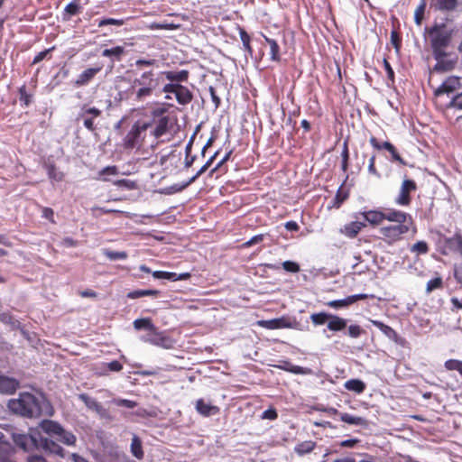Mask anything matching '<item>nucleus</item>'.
<instances>
[{
	"label": "nucleus",
	"mask_w": 462,
	"mask_h": 462,
	"mask_svg": "<svg viewBox=\"0 0 462 462\" xmlns=\"http://www.w3.org/2000/svg\"><path fill=\"white\" fill-rule=\"evenodd\" d=\"M19 387V382L12 377L0 374V392L3 393H13Z\"/></svg>",
	"instance_id": "17"
},
{
	"label": "nucleus",
	"mask_w": 462,
	"mask_h": 462,
	"mask_svg": "<svg viewBox=\"0 0 462 462\" xmlns=\"http://www.w3.org/2000/svg\"><path fill=\"white\" fill-rule=\"evenodd\" d=\"M40 427L50 438L55 439L65 445L72 446L76 442L75 435L70 431L65 430L56 421L44 420L41 422Z\"/></svg>",
	"instance_id": "5"
},
{
	"label": "nucleus",
	"mask_w": 462,
	"mask_h": 462,
	"mask_svg": "<svg viewBox=\"0 0 462 462\" xmlns=\"http://www.w3.org/2000/svg\"><path fill=\"white\" fill-rule=\"evenodd\" d=\"M239 36H240V39H241V42L243 43L245 51L248 54L252 55L253 49H252V47L250 45V36H249V34L243 28H239Z\"/></svg>",
	"instance_id": "39"
},
{
	"label": "nucleus",
	"mask_w": 462,
	"mask_h": 462,
	"mask_svg": "<svg viewBox=\"0 0 462 462\" xmlns=\"http://www.w3.org/2000/svg\"><path fill=\"white\" fill-rule=\"evenodd\" d=\"M258 326L267 329H280V328H294L303 330L300 327V323L295 319L288 317H281L272 319H263L257 322Z\"/></svg>",
	"instance_id": "8"
},
{
	"label": "nucleus",
	"mask_w": 462,
	"mask_h": 462,
	"mask_svg": "<svg viewBox=\"0 0 462 462\" xmlns=\"http://www.w3.org/2000/svg\"><path fill=\"white\" fill-rule=\"evenodd\" d=\"M101 70V67L88 68L82 71L75 80L76 87L86 86Z\"/></svg>",
	"instance_id": "16"
},
{
	"label": "nucleus",
	"mask_w": 462,
	"mask_h": 462,
	"mask_svg": "<svg viewBox=\"0 0 462 462\" xmlns=\"http://www.w3.org/2000/svg\"><path fill=\"white\" fill-rule=\"evenodd\" d=\"M8 409L14 414L24 418H39L41 416H52L53 408L42 394L20 393L18 398L8 402Z\"/></svg>",
	"instance_id": "1"
},
{
	"label": "nucleus",
	"mask_w": 462,
	"mask_h": 462,
	"mask_svg": "<svg viewBox=\"0 0 462 462\" xmlns=\"http://www.w3.org/2000/svg\"><path fill=\"white\" fill-rule=\"evenodd\" d=\"M19 96L21 105L27 107L32 102V95L27 93L25 86L19 88Z\"/></svg>",
	"instance_id": "43"
},
{
	"label": "nucleus",
	"mask_w": 462,
	"mask_h": 462,
	"mask_svg": "<svg viewBox=\"0 0 462 462\" xmlns=\"http://www.w3.org/2000/svg\"><path fill=\"white\" fill-rule=\"evenodd\" d=\"M101 419L112 420V416L109 411L100 404V406L95 411Z\"/></svg>",
	"instance_id": "55"
},
{
	"label": "nucleus",
	"mask_w": 462,
	"mask_h": 462,
	"mask_svg": "<svg viewBox=\"0 0 462 462\" xmlns=\"http://www.w3.org/2000/svg\"><path fill=\"white\" fill-rule=\"evenodd\" d=\"M374 162H375V156L373 155L370 159H369V165H368V171L371 173V174H374V175H376V176H379L376 169H375V166H374Z\"/></svg>",
	"instance_id": "62"
},
{
	"label": "nucleus",
	"mask_w": 462,
	"mask_h": 462,
	"mask_svg": "<svg viewBox=\"0 0 462 462\" xmlns=\"http://www.w3.org/2000/svg\"><path fill=\"white\" fill-rule=\"evenodd\" d=\"M428 250H429L428 245L424 241H418L411 248V252L417 253L419 254H427Z\"/></svg>",
	"instance_id": "48"
},
{
	"label": "nucleus",
	"mask_w": 462,
	"mask_h": 462,
	"mask_svg": "<svg viewBox=\"0 0 462 462\" xmlns=\"http://www.w3.org/2000/svg\"><path fill=\"white\" fill-rule=\"evenodd\" d=\"M330 317V313L328 312H318V313H312L310 315V319L314 326H321L324 324H328V319Z\"/></svg>",
	"instance_id": "37"
},
{
	"label": "nucleus",
	"mask_w": 462,
	"mask_h": 462,
	"mask_svg": "<svg viewBox=\"0 0 462 462\" xmlns=\"http://www.w3.org/2000/svg\"><path fill=\"white\" fill-rule=\"evenodd\" d=\"M366 298H367L366 294L360 293V294L351 295V296H348V297H346L345 299H341V300H330V301H328L326 304L328 307H331L334 309H342V308L348 307L349 305L356 302L359 300H365Z\"/></svg>",
	"instance_id": "13"
},
{
	"label": "nucleus",
	"mask_w": 462,
	"mask_h": 462,
	"mask_svg": "<svg viewBox=\"0 0 462 462\" xmlns=\"http://www.w3.org/2000/svg\"><path fill=\"white\" fill-rule=\"evenodd\" d=\"M442 286V279L440 277H436L434 279L430 280L427 282L426 291L428 293L432 291L439 289Z\"/></svg>",
	"instance_id": "49"
},
{
	"label": "nucleus",
	"mask_w": 462,
	"mask_h": 462,
	"mask_svg": "<svg viewBox=\"0 0 462 462\" xmlns=\"http://www.w3.org/2000/svg\"><path fill=\"white\" fill-rule=\"evenodd\" d=\"M134 329L141 330L146 329L150 331L155 330V326L152 324L150 319H137L133 323Z\"/></svg>",
	"instance_id": "35"
},
{
	"label": "nucleus",
	"mask_w": 462,
	"mask_h": 462,
	"mask_svg": "<svg viewBox=\"0 0 462 462\" xmlns=\"http://www.w3.org/2000/svg\"><path fill=\"white\" fill-rule=\"evenodd\" d=\"M315 445L313 441H304L297 446L296 451L299 454H307L314 449Z\"/></svg>",
	"instance_id": "45"
},
{
	"label": "nucleus",
	"mask_w": 462,
	"mask_h": 462,
	"mask_svg": "<svg viewBox=\"0 0 462 462\" xmlns=\"http://www.w3.org/2000/svg\"><path fill=\"white\" fill-rule=\"evenodd\" d=\"M370 321L374 327L378 328L388 338L392 340L396 339L397 333L393 328L379 320L371 319Z\"/></svg>",
	"instance_id": "30"
},
{
	"label": "nucleus",
	"mask_w": 462,
	"mask_h": 462,
	"mask_svg": "<svg viewBox=\"0 0 462 462\" xmlns=\"http://www.w3.org/2000/svg\"><path fill=\"white\" fill-rule=\"evenodd\" d=\"M340 420L350 425L367 426V420L363 417L354 416L348 413H341Z\"/></svg>",
	"instance_id": "28"
},
{
	"label": "nucleus",
	"mask_w": 462,
	"mask_h": 462,
	"mask_svg": "<svg viewBox=\"0 0 462 462\" xmlns=\"http://www.w3.org/2000/svg\"><path fill=\"white\" fill-rule=\"evenodd\" d=\"M383 213H384V219L392 221V222H395V223H397L396 225H401V224H408L409 225V223H411V217L409 214L400 211V210L392 209V210H388L387 212H383Z\"/></svg>",
	"instance_id": "14"
},
{
	"label": "nucleus",
	"mask_w": 462,
	"mask_h": 462,
	"mask_svg": "<svg viewBox=\"0 0 462 462\" xmlns=\"http://www.w3.org/2000/svg\"><path fill=\"white\" fill-rule=\"evenodd\" d=\"M346 319L330 313V317L328 322V329L333 332H339L344 330L346 328Z\"/></svg>",
	"instance_id": "20"
},
{
	"label": "nucleus",
	"mask_w": 462,
	"mask_h": 462,
	"mask_svg": "<svg viewBox=\"0 0 462 462\" xmlns=\"http://www.w3.org/2000/svg\"><path fill=\"white\" fill-rule=\"evenodd\" d=\"M363 329L358 325H350L347 329V334L352 338H357L361 336Z\"/></svg>",
	"instance_id": "51"
},
{
	"label": "nucleus",
	"mask_w": 462,
	"mask_h": 462,
	"mask_svg": "<svg viewBox=\"0 0 462 462\" xmlns=\"http://www.w3.org/2000/svg\"><path fill=\"white\" fill-rule=\"evenodd\" d=\"M162 74L167 80L178 84H180L181 82H187L189 79V71L186 69L180 71H163Z\"/></svg>",
	"instance_id": "18"
},
{
	"label": "nucleus",
	"mask_w": 462,
	"mask_h": 462,
	"mask_svg": "<svg viewBox=\"0 0 462 462\" xmlns=\"http://www.w3.org/2000/svg\"><path fill=\"white\" fill-rule=\"evenodd\" d=\"M437 63L433 67V71L447 72L454 69L457 60L450 58V54L447 51H442L441 55L437 57L433 56Z\"/></svg>",
	"instance_id": "11"
},
{
	"label": "nucleus",
	"mask_w": 462,
	"mask_h": 462,
	"mask_svg": "<svg viewBox=\"0 0 462 462\" xmlns=\"http://www.w3.org/2000/svg\"><path fill=\"white\" fill-rule=\"evenodd\" d=\"M159 87V78L153 70L143 71L136 77L131 86V91L134 95V99L143 102L152 96L153 91Z\"/></svg>",
	"instance_id": "3"
},
{
	"label": "nucleus",
	"mask_w": 462,
	"mask_h": 462,
	"mask_svg": "<svg viewBox=\"0 0 462 462\" xmlns=\"http://www.w3.org/2000/svg\"><path fill=\"white\" fill-rule=\"evenodd\" d=\"M264 40L270 46L271 60L273 61H279L280 60V47H279L277 42L275 40L268 38L266 36H264Z\"/></svg>",
	"instance_id": "34"
},
{
	"label": "nucleus",
	"mask_w": 462,
	"mask_h": 462,
	"mask_svg": "<svg viewBox=\"0 0 462 462\" xmlns=\"http://www.w3.org/2000/svg\"><path fill=\"white\" fill-rule=\"evenodd\" d=\"M383 64H384V69L386 70V73H387V76L390 79L393 80V77H394V72L390 65V63L384 60H383Z\"/></svg>",
	"instance_id": "63"
},
{
	"label": "nucleus",
	"mask_w": 462,
	"mask_h": 462,
	"mask_svg": "<svg viewBox=\"0 0 462 462\" xmlns=\"http://www.w3.org/2000/svg\"><path fill=\"white\" fill-rule=\"evenodd\" d=\"M383 149L390 152L392 155L393 161H396L402 165H405L406 162L403 161V159L400 156L398 153L396 148L389 142H383Z\"/></svg>",
	"instance_id": "38"
},
{
	"label": "nucleus",
	"mask_w": 462,
	"mask_h": 462,
	"mask_svg": "<svg viewBox=\"0 0 462 462\" xmlns=\"http://www.w3.org/2000/svg\"><path fill=\"white\" fill-rule=\"evenodd\" d=\"M125 46H115L109 49H105L102 51V56L109 58L112 62L120 61L122 57L125 54Z\"/></svg>",
	"instance_id": "19"
},
{
	"label": "nucleus",
	"mask_w": 462,
	"mask_h": 462,
	"mask_svg": "<svg viewBox=\"0 0 462 462\" xmlns=\"http://www.w3.org/2000/svg\"><path fill=\"white\" fill-rule=\"evenodd\" d=\"M445 367L450 371H457L462 376V361L457 359H449L445 362Z\"/></svg>",
	"instance_id": "42"
},
{
	"label": "nucleus",
	"mask_w": 462,
	"mask_h": 462,
	"mask_svg": "<svg viewBox=\"0 0 462 462\" xmlns=\"http://www.w3.org/2000/svg\"><path fill=\"white\" fill-rule=\"evenodd\" d=\"M156 60L154 59H149V60H146V59H138L135 60V66L138 68V69H142L143 67H151V66H154L156 64Z\"/></svg>",
	"instance_id": "53"
},
{
	"label": "nucleus",
	"mask_w": 462,
	"mask_h": 462,
	"mask_svg": "<svg viewBox=\"0 0 462 462\" xmlns=\"http://www.w3.org/2000/svg\"><path fill=\"white\" fill-rule=\"evenodd\" d=\"M130 451H131L132 455L135 458H137L139 460L143 459V457H144V453H143V450L142 440L135 434H133V437H132V441H131V445H130Z\"/></svg>",
	"instance_id": "25"
},
{
	"label": "nucleus",
	"mask_w": 462,
	"mask_h": 462,
	"mask_svg": "<svg viewBox=\"0 0 462 462\" xmlns=\"http://www.w3.org/2000/svg\"><path fill=\"white\" fill-rule=\"evenodd\" d=\"M408 231V224L391 225L382 227L380 229V234L392 242L399 240L402 236L406 234Z\"/></svg>",
	"instance_id": "9"
},
{
	"label": "nucleus",
	"mask_w": 462,
	"mask_h": 462,
	"mask_svg": "<svg viewBox=\"0 0 462 462\" xmlns=\"http://www.w3.org/2000/svg\"><path fill=\"white\" fill-rule=\"evenodd\" d=\"M152 333L143 336L141 339L143 342L150 343L152 345L162 346L163 348L171 347L170 339L167 337L162 336L156 332V329L152 331Z\"/></svg>",
	"instance_id": "12"
},
{
	"label": "nucleus",
	"mask_w": 462,
	"mask_h": 462,
	"mask_svg": "<svg viewBox=\"0 0 462 462\" xmlns=\"http://www.w3.org/2000/svg\"><path fill=\"white\" fill-rule=\"evenodd\" d=\"M179 86H180V84H178V83L171 82V83L164 85L162 91L166 94H174V96H175Z\"/></svg>",
	"instance_id": "54"
},
{
	"label": "nucleus",
	"mask_w": 462,
	"mask_h": 462,
	"mask_svg": "<svg viewBox=\"0 0 462 462\" xmlns=\"http://www.w3.org/2000/svg\"><path fill=\"white\" fill-rule=\"evenodd\" d=\"M102 111L95 106H90L84 104L80 106V109L76 116V121H81L86 129L89 132H95L97 127L95 125V119L99 117Z\"/></svg>",
	"instance_id": "7"
},
{
	"label": "nucleus",
	"mask_w": 462,
	"mask_h": 462,
	"mask_svg": "<svg viewBox=\"0 0 462 462\" xmlns=\"http://www.w3.org/2000/svg\"><path fill=\"white\" fill-rule=\"evenodd\" d=\"M417 185L411 180H404L402 183L399 195L395 199V203L400 206H408L411 203L410 193L416 190Z\"/></svg>",
	"instance_id": "10"
},
{
	"label": "nucleus",
	"mask_w": 462,
	"mask_h": 462,
	"mask_svg": "<svg viewBox=\"0 0 462 462\" xmlns=\"http://www.w3.org/2000/svg\"><path fill=\"white\" fill-rule=\"evenodd\" d=\"M208 91L210 94L211 100L214 103L216 108L218 107L220 105V98L217 97L216 89L212 86H210L208 88Z\"/></svg>",
	"instance_id": "59"
},
{
	"label": "nucleus",
	"mask_w": 462,
	"mask_h": 462,
	"mask_svg": "<svg viewBox=\"0 0 462 462\" xmlns=\"http://www.w3.org/2000/svg\"><path fill=\"white\" fill-rule=\"evenodd\" d=\"M125 23L123 19L115 18H103L97 21L98 27H104L106 25L122 26Z\"/></svg>",
	"instance_id": "41"
},
{
	"label": "nucleus",
	"mask_w": 462,
	"mask_h": 462,
	"mask_svg": "<svg viewBox=\"0 0 462 462\" xmlns=\"http://www.w3.org/2000/svg\"><path fill=\"white\" fill-rule=\"evenodd\" d=\"M160 294V291L157 290H135L130 291L127 294V298L129 299H137L143 296H152L157 297Z\"/></svg>",
	"instance_id": "36"
},
{
	"label": "nucleus",
	"mask_w": 462,
	"mask_h": 462,
	"mask_svg": "<svg viewBox=\"0 0 462 462\" xmlns=\"http://www.w3.org/2000/svg\"><path fill=\"white\" fill-rule=\"evenodd\" d=\"M112 403L116 406H123L128 409H133L137 406V402L132 400L122 399V398H114L111 401Z\"/></svg>",
	"instance_id": "44"
},
{
	"label": "nucleus",
	"mask_w": 462,
	"mask_h": 462,
	"mask_svg": "<svg viewBox=\"0 0 462 462\" xmlns=\"http://www.w3.org/2000/svg\"><path fill=\"white\" fill-rule=\"evenodd\" d=\"M13 440L18 447L25 451L35 448L37 449H42L45 452L64 457V450L59 444L48 437L42 436L39 432H34L30 435L14 433Z\"/></svg>",
	"instance_id": "2"
},
{
	"label": "nucleus",
	"mask_w": 462,
	"mask_h": 462,
	"mask_svg": "<svg viewBox=\"0 0 462 462\" xmlns=\"http://www.w3.org/2000/svg\"><path fill=\"white\" fill-rule=\"evenodd\" d=\"M365 226V224L360 221H353L344 226L341 229V233L347 237L354 238L360 230Z\"/></svg>",
	"instance_id": "24"
},
{
	"label": "nucleus",
	"mask_w": 462,
	"mask_h": 462,
	"mask_svg": "<svg viewBox=\"0 0 462 462\" xmlns=\"http://www.w3.org/2000/svg\"><path fill=\"white\" fill-rule=\"evenodd\" d=\"M12 447L9 442L5 439V436L0 432V462L7 461L11 453Z\"/></svg>",
	"instance_id": "31"
},
{
	"label": "nucleus",
	"mask_w": 462,
	"mask_h": 462,
	"mask_svg": "<svg viewBox=\"0 0 462 462\" xmlns=\"http://www.w3.org/2000/svg\"><path fill=\"white\" fill-rule=\"evenodd\" d=\"M78 398L82 402H84L87 408L90 411H96L97 409L100 406V403L96 399L90 397L87 393H79Z\"/></svg>",
	"instance_id": "33"
},
{
	"label": "nucleus",
	"mask_w": 462,
	"mask_h": 462,
	"mask_svg": "<svg viewBox=\"0 0 462 462\" xmlns=\"http://www.w3.org/2000/svg\"><path fill=\"white\" fill-rule=\"evenodd\" d=\"M152 126L151 123L136 122L124 138L125 149H139L145 137V132Z\"/></svg>",
	"instance_id": "6"
},
{
	"label": "nucleus",
	"mask_w": 462,
	"mask_h": 462,
	"mask_svg": "<svg viewBox=\"0 0 462 462\" xmlns=\"http://www.w3.org/2000/svg\"><path fill=\"white\" fill-rule=\"evenodd\" d=\"M457 83V79L449 78L436 89L435 94L439 96L445 93H451L456 89V85Z\"/></svg>",
	"instance_id": "27"
},
{
	"label": "nucleus",
	"mask_w": 462,
	"mask_h": 462,
	"mask_svg": "<svg viewBox=\"0 0 462 462\" xmlns=\"http://www.w3.org/2000/svg\"><path fill=\"white\" fill-rule=\"evenodd\" d=\"M362 216L372 225H379L384 220V213L377 210L363 212Z\"/></svg>",
	"instance_id": "26"
},
{
	"label": "nucleus",
	"mask_w": 462,
	"mask_h": 462,
	"mask_svg": "<svg viewBox=\"0 0 462 462\" xmlns=\"http://www.w3.org/2000/svg\"><path fill=\"white\" fill-rule=\"evenodd\" d=\"M285 371L291 372L294 374H308L310 370L306 367L292 365L290 368L284 367Z\"/></svg>",
	"instance_id": "50"
},
{
	"label": "nucleus",
	"mask_w": 462,
	"mask_h": 462,
	"mask_svg": "<svg viewBox=\"0 0 462 462\" xmlns=\"http://www.w3.org/2000/svg\"><path fill=\"white\" fill-rule=\"evenodd\" d=\"M278 416L277 411L274 409H268L263 412L262 418L268 420H274Z\"/></svg>",
	"instance_id": "60"
},
{
	"label": "nucleus",
	"mask_w": 462,
	"mask_h": 462,
	"mask_svg": "<svg viewBox=\"0 0 462 462\" xmlns=\"http://www.w3.org/2000/svg\"><path fill=\"white\" fill-rule=\"evenodd\" d=\"M344 387L356 393H362L365 389V383L359 379H350L345 382Z\"/></svg>",
	"instance_id": "29"
},
{
	"label": "nucleus",
	"mask_w": 462,
	"mask_h": 462,
	"mask_svg": "<svg viewBox=\"0 0 462 462\" xmlns=\"http://www.w3.org/2000/svg\"><path fill=\"white\" fill-rule=\"evenodd\" d=\"M282 267L285 271L290 273H298L300 271V265L292 261H285L282 263Z\"/></svg>",
	"instance_id": "52"
},
{
	"label": "nucleus",
	"mask_w": 462,
	"mask_h": 462,
	"mask_svg": "<svg viewBox=\"0 0 462 462\" xmlns=\"http://www.w3.org/2000/svg\"><path fill=\"white\" fill-rule=\"evenodd\" d=\"M175 97L180 105L185 106L191 102L193 95L187 87L180 84Z\"/></svg>",
	"instance_id": "22"
},
{
	"label": "nucleus",
	"mask_w": 462,
	"mask_h": 462,
	"mask_svg": "<svg viewBox=\"0 0 462 462\" xmlns=\"http://www.w3.org/2000/svg\"><path fill=\"white\" fill-rule=\"evenodd\" d=\"M105 255L111 261L125 260L127 258V254L124 251H109L105 252Z\"/></svg>",
	"instance_id": "46"
},
{
	"label": "nucleus",
	"mask_w": 462,
	"mask_h": 462,
	"mask_svg": "<svg viewBox=\"0 0 462 462\" xmlns=\"http://www.w3.org/2000/svg\"><path fill=\"white\" fill-rule=\"evenodd\" d=\"M79 6L74 2L68 4L64 9L63 19L68 21L70 19L72 15H75L79 13Z\"/></svg>",
	"instance_id": "40"
},
{
	"label": "nucleus",
	"mask_w": 462,
	"mask_h": 462,
	"mask_svg": "<svg viewBox=\"0 0 462 462\" xmlns=\"http://www.w3.org/2000/svg\"><path fill=\"white\" fill-rule=\"evenodd\" d=\"M445 25H434L430 31V46L433 56H440L442 51L449 45L452 33L444 29Z\"/></svg>",
	"instance_id": "4"
},
{
	"label": "nucleus",
	"mask_w": 462,
	"mask_h": 462,
	"mask_svg": "<svg viewBox=\"0 0 462 462\" xmlns=\"http://www.w3.org/2000/svg\"><path fill=\"white\" fill-rule=\"evenodd\" d=\"M170 118L168 116H162L156 122V125L154 128L152 130L151 134L155 138H160L168 132Z\"/></svg>",
	"instance_id": "21"
},
{
	"label": "nucleus",
	"mask_w": 462,
	"mask_h": 462,
	"mask_svg": "<svg viewBox=\"0 0 462 462\" xmlns=\"http://www.w3.org/2000/svg\"><path fill=\"white\" fill-rule=\"evenodd\" d=\"M28 462H47L42 456L33 455L29 456L27 458Z\"/></svg>",
	"instance_id": "64"
},
{
	"label": "nucleus",
	"mask_w": 462,
	"mask_h": 462,
	"mask_svg": "<svg viewBox=\"0 0 462 462\" xmlns=\"http://www.w3.org/2000/svg\"><path fill=\"white\" fill-rule=\"evenodd\" d=\"M426 7V0H421L420 5L417 7L415 14H414V20L415 23L420 25L421 23L424 11Z\"/></svg>",
	"instance_id": "47"
},
{
	"label": "nucleus",
	"mask_w": 462,
	"mask_h": 462,
	"mask_svg": "<svg viewBox=\"0 0 462 462\" xmlns=\"http://www.w3.org/2000/svg\"><path fill=\"white\" fill-rule=\"evenodd\" d=\"M196 410L203 416H210L217 413L219 411L218 407L214 406L208 402H205L202 399L197 401Z\"/></svg>",
	"instance_id": "23"
},
{
	"label": "nucleus",
	"mask_w": 462,
	"mask_h": 462,
	"mask_svg": "<svg viewBox=\"0 0 462 462\" xmlns=\"http://www.w3.org/2000/svg\"><path fill=\"white\" fill-rule=\"evenodd\" d=\"M51 49H48V50L39 52L34 57V59L32 60V64H36V63H39L40 61H42L46 57V55L51 51Z\"/></svg>",
	"instance_id": "61"
},
{
	"label": "nucleus",
	"mask_w": 462,
	"mask_h": 462,
	"mask_svg": "<svg viewBox=\"0 0 462 462\" xmlns=\"http://www.w3.org/2000/svg\"><path fill=\"white\" fill-rule=\"evenodd\" d=\"M450 106L457 107L458 109H462V92L455 96L451 102Z\"/></svg>",
	"instance_id": "57"
},
{
	"label": "nucleus",
	"mask_w": 462,
	"mask_h": 462,
	"mask_svg": "<svg viewBox=\"0 0 462 462\" xmlns=\"http://www.w3.org/2000/svg\"><path fill=\"white\" fill-rule=\"evenodd\" d=\"M458 5L457 0H431L430 7L442 13L453 12Z\"/></svg>",
	"instance_id": "15"
},
{
	"label": "nucleus",
	"mask_w": 462,
	"mask_h": 462,
	"mask_svg": "<svg viewBox=\"0 0 462 462\" xmlns=\"http://www.w3.org/2000/svg\"><path fill=\"white\" fill-rule=\"evenodd\" d=\"M116 174H117V168L116 166H106L104 169H102L99 172L100 176L116 175Z\"/></svg>",
	"instance_id": "58"
},
{
	"label": "nucleus",
	"mask_w": 462,
	"mask_h": 462,
	"mask_svg": "<svg viewBox=\"0 0 462 462\" xmlns=\"http://www.w3.org/2000/svg\"><path fill=\"white\" fill-rule=\"evenodd\" d=\"M44 166L47 171V174L51 180L60 182L63 180V172L58 171L53 163L46 162Z\"/></svg>",
	"instance_id": "32"
},
{
	"label": "nucleus",
	"mask_w": 462,
	"mask_h": 462,
	"mask_svg": "<svg viewBox=\"0 0 462 462\" xmlns=\"http://www.w3.org/2000/svg\"><path fill=\"white\" fill-rule=\"evenodd\" d=\"M104 365L106 366L112 372H119L123 369L122 364L116 360L104 364Z\"/></svg>",
	"instance_id": "56"
}]
</instances>
